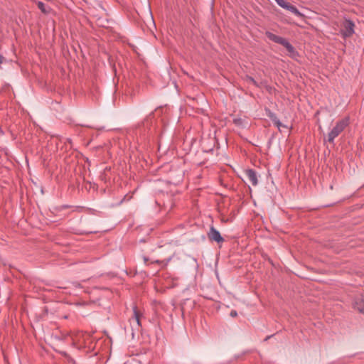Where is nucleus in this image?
Returning a JSON list of instances; mask_svg holds the SVG:
<instances>
[{"label":"nucleus","mask_w":364,"mask_h":364,"mask_svg":"<svg viewBox=\"0 0 364 364\" xmlns=\"http://www.w3.org/2000/svg\"><path fill=\"white\" fill-rule=\"evenodd\" d=\"M282 46L287 49L288 51V55L293 59H296L299 56L298 52L294 48V46L289 43V42L286 39Z\"/></svg>","instance_id":"nucleus-6"},{"label":"nucleus","mask_w":364,"mask_h":364,"mask_svg":"<svg viewBox=\"0 0 364 364\" xmlns=\"http://www.w3.org/2000/svg\"><path fill=\"white\" fill-rule=\"evenodd\" d=\"M140 317H141L140 314L136 310V308L134 307V316L132 317V321H134V322H135L136 323L137 326H141Z\"/></svg>","instance_id":"nucleus-9"},{"label":"nucleus","mask_w":364,"mask_h":364,"mask_svg":"<svg viewBox=\"0 0 364 364\" xmlns=\"http://www.w3.org/2000/svg\"><path fill=\"white\" fill-rule=\"evenodd\" d=\"M208 237L210 240L215 241L218 243L224 241V239L221 236L220 232L213 226L210 228L209 232H208Z\"/></svg>","instance_id":"nucleus-4"},{"label":"nucleus","mask_w":364,"mask_h":364,"mask_svg":"<svg viewBox=\"0 0 364 364\" xmlns=\"http://www.w3.org/2000/svg\"><path fill=\"white\" fill-rule=\"evenodd\" d=\"M234 123L237 125H240L242 123L241 119H234Z\"/></svg>","instance_id":"nucleus-12"},{"label":"nucleus","mask_w":364,"mask_h":364,"mask_svg":"<svg viewBox=\"0 0 364 364\" xmlns=\"http://www.w3.org/2000/svg\"><path fill=\"white\" fill-rule=\"evenodd\" d=\"M237 313L236 311H234V310L231 311V312H230V316H231L235 317V316H237Z\"/></svg>","instance_id":"nucleus-13"},{"label":"nucleus","mask_w":364,"mask_h":364,"mask_svg":"<svg viewBox=\"0 0 364 364\" xmlns=\"http://www.w3.org/2000/svg\"><path fill=\"white\" fill-rule=\"evenodd\" d=\"M250 80L252 81L254 84H256V82L255 81V80L253 78L250 77Z\"/></svg>","instance_id":"nucleus-15"},{"label":"nucleus","mask_w":364,"mask_h":364,"mask_svg":"<svg viewBox=\"0 0 364 364\" xmlns=\"http://www.w3.org/2000/svg\"><path fill=\"white\" fill-rule=\"evenodd\" d=\"M277 4L282 8L287 9L294 14L295 16L301 17L303 14L297 9V8L284 0H274Z\"/></svg>","instance_id":"nucleus-3"},{"label":"nucleus","mask_w":364,"mask_h":364,"mask_svg":"<svg viewBox=\"0 0 364 364\" xmlns=\"http://www.w3.org/2000/svg\"><path fill=\"white\" fill-rule=\"evenodd\" d=\"M38 9L44 14H48L50 12V9L45 5L44 3L41 1L38 2Z\"/></svg>","instance_id":"nucleus-10"},{"label":"nucleus","mask_w":364,"mask_h":364,"mask_svg":"<svg viewBox=\"0 0 364 364\" xmlns=\"http://www.w3.org/2000/svg\"><path fill=\"white\" fill-rule=\"evenodd\" d=\"M265 35L270 41H272L274 43L281 44V45H282L284 43V42L286 41L285 38H284L281 36H277L270 31H267L265 33Z\"/></svg>","instance_id":"nucleus-8"},{"label":"nucleus","mask_w":364,"mask_h":364,"mask_svg":"<svg viewBox=\"0 0 364 364\" xmlns=\"http://www.w3.org/2000/svg\"><path fill=\"white\" fill-rule=\"evenodd\" d=\"M3 59H4L3 56L0 55V65L2 63Z\"/></svg>","instance_id":"nucleus-14"},{"label":"nucleus","mask_w":364,"mask_h":364,"mask_svg":"<svg viewBox=\"0 0 364 364\" xmlns=\"http://www.w3.org/2000/svg\"><path fill=\"white\" fill-rule=\"evenodd\" d=\"M353 307L364 314V292L356 296L353 301Z\"/></svg>","instance_id":"nucleus-5"},{"label":"nucleus","mask_w":364,"mask_h":364,"mask_svg":"<svg viewBox=\"0 0 364 364\" xmlns=\"http://www.w3.org/2000/svg\"><path fill=\"white\" fill-rule=\"evenodd\" d=\"M350 124V117L344 118L337 121L328 133V141L333 143L334 139L338 136Z\"/></svg>","instance_id":"nucleus-1"},{"label":"nucleus","mask_w":364,"mask_h":364,"mask_svg":"<svg viewBox=\"0 0 364 364\" xmlns=\"http://www.w3.org/2000/svg\"><path fill=\"white\" fill-rule=\"evenodd\" d=\"M354 23L349 20L345 19L341 25V33L344 38L351 36L354 33Z\"/></svg>","instance_id":"nucleus-2"},{"label":"nucleus","mask_w":364,"mask_h":364,"mask_svg":"<svg viewBox=\"0 0 364 364\" xmlns=\"http://www.w3.org/2000/svg\"><path fill=\"white\" fill-rule=\"evenodd\" d=\"M270 118L272 119V120L273 121L274 124L275 125H277V127L279 129L280 127L282 126V123L277 118V117L272 114L271 115H269Z\"/></svg>","instance_id":"nucleus-11"},{"label":"nucleus","mask_w":364,"mask_h":364,"mask_svg":"<svg viewBox=\"0 0 364 364\" xmlns=\"http://www.w3.org/2000/svg\"><path fill=\"white\" fill-rule=\"evenodd\" d=\"M245 175L247 176V180L251 183V184L254 186H257L258 183V179L256 172L252 169H247L245 171Z\"/></svg>","instance_id":"nucleus-7"}]
</instances>
